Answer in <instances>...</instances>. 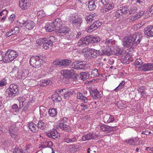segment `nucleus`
Instances as JSON below:
<instances>
[{"instance_id":"nucleus-42","label":"nucleus","mask_w":153,"mask_h":153,"mask_svg":"<svg viewBox=\"0 0 153 153\" xmlns=\"http://www.w3.org/2000/svg\"><path fill=\"white\" fill-rule=\"evenodd\" d=\"M53 146V143L51 141H45L42 143V146L44 148L51 147Z\"/></svg>"},{"instance_id":"nucleus-18","label":"nucleus","mask_w":153,"mask_h":153,"mask_svg":"<svg viewBox=\"0 0 153 153\" xmlns=\"http://www.w3.org/2000/svg\"><path fill=\"white\" fill-rule=\"evenodd\" d=\"M144 34L149 36H153V26L152 25L148 26L145 28L144 30Z\"/></svg>"},{"instance_id":"nucleus-51","label":"nucleus","mask_w":153,"mask_h":153,"mask_svg":"<svg viewBox=\"0 0 153 153\" xmlns=\"http://www.w3.org/2000/svg\"><path fill=\"white\" fill-rule=\"evenodd\" d=\"M19 31V27H15L13 29H11V32H12V34H18Z\"/></svg>"},{"instance_id":"nucleus-54","label":"nucleus","mask_w":153,"mask_h":153,"mask_svg":"<svg viewBox=\"0 0 153 153\" xmlns=\"http://www.w3.org/2000/svg\"><path fill=\"white\" fill-rule=\"evenodd\" d=\"M41 82L42 83L41 84H43V85H46L51 84L52 83V82L49 80H42Z\"/></svg>"},{"instance_id":"nucleus-37","label":"nucleus","mask_w":153,"mask_h":153,"mask_svg":"<svg viewBox=\"0 0 153 153\" xmlns=\"http://www.w3.org/2000/svg\"><path fill=\"white\" fill-rule=\"evenodd\" d=\"M51 98L53 101L56 102H59L62 100V98L59 94H53Z\"/></svg>"},{"instance_id":"nucleus-15","label":"nucleus","mask_w":153,"mask_h":153,"mask_svg":"<svg viewBox=\"0 0 153 153\" xmlns=\"http://www.w3.org/2000/svg\"><path fill=\"white\" fill-rule=\"evenodd\" d=\"M90 94L94 100H97L101 98V96L100 92L97 90L90 89L89 90Z\"/></svg>"},{"instance_id":"nucleus-53","label":"nucleus","mask_w":153,"mask_h":153,"mask_svg":"<svg viewBox=\"0 0 153 153\" xmlns=\"http://www.w3.org/2000/svg\"><path fill=\"white\" fill-rule=\"evenodd\" d=\"M78 46L80 47H83L87 45L86 43L84 41H82V40L81 39L79 40L77 43Z\"/></svg>"},{"instance_id":"nucleus-32","label":"nucleus","mask_w":153,"mask_h":153,"mask_svg":"<svg viewBox=\"0 0 153 153\" xmlns=\"http://www.w3.org/2000/svg\"><path fill=\"white\" fill-rule=\"evenodd\" d=\"M85 18L87 23H90L96 18L95 14L89 15L88 16H86Z\"/></svg>"},{"instance_id":"nucleus-58","label":"nucleus","mask_w":153,"mask_h":153,"mask_svg":"<svg viewBox=\"0 0 153 153\" xmlns=\"http://www.w3.org/2000/svg\"><path fill=\"white\" fill-rule=\"evenodd\" d=\"M37 15L39 18H42L44 16L45 13L43 10H40L38 12Z\"/></svg>"},{"instance_id":"nucleus-9","label":"nucleus","mask_w":153,"mask_h":153,"mask_svg":"<svg viewBox=\"0 0 153 153\" xmlns=\"http://www.w3.org/2000/svg\"><path fill=\"white\" fill-rule=\"evenodd\" d=\"M86 65L83 62L80 61H75L70 65V67L77 70L84 69Z\"/></svg>"},{"instance_id":"nucleus-24","label":"nucleus","mask_w":153,"mask_h":153,"mask_svg":"<svg viewBox=\"0 0 153 153\" xmlns=\"http://www.w3.org/2000/svg\"><path fill=\"white\" fill-rule=\"evenodd\" d=\"M75 34L74 33H71L69 35L67 34V35H65V37L67 39H66V42L65 43L66 44H70L72 42V41L73 40L74 38Z\"/></svg>"},{"instance_id":"nucleus-30","label":"nucleus","mask_w":153,"mask_h":153,"mask_svg":"<svg viewBox=\"0 0 153 153\" xmlns=\"http://www.w3.org/2000/svg\"><path fill=\"white\" fill-rule=\"evenodd\" d=\"M28 126L29 129L32 132H35L38 131V127L33 122L30 123L28 124Z\"/></svg>"},{"instance_id":"nucleus-40","label":"nucleus","mask_w":153,"mask_h":153,"mask_svg":"<svg viewBox=\"0 0 153 153\" xmlns=\"http://www.w3.org/2000/svg\"><path fill=\"white\" fill-rule=\"evenodd\" d=\"M56 110L54 108L49 109L48 111V113L51 117H55L57 114Z\"/></svg>"},{"instance_id":"nucleus-26","label":"nucleus","mask_w":153,"mask_h":153,"mask_svg":"<svg viewBox=\"0 0 153 153\" xmlns=\"http://www.w3.org/2000/svg\"><path fill=\"white\" fill-rule=\"evenodd\" d=\"M100 128L102 131L109 132L113 131L114 127L112 126H108L104 124H102L100 125Z\"/></svg>"},{"instance_id":"nucleus-22","label":"nucleus","mask_w":153,"mask_h":153,"mask_svg":"<svg viewBox=\"0 0 153 153\" xmlns=\"http://www.w3.org/2000/svg\"><path fill=\"white\" fill-rule=\"evenodd\" d=\"M97 3V0H89L88 3V8L90 10H93L95 9Z\"/></svg>"},{"instance_id":"nucleus-57","label":"nucleus","mask_w":153,"mask_h":153,"mask_svg":"<svg viewBox=\"0 0 153 153\" xmlns=\"http://www.w3.org/2000/svg\"><path fill=\"white\" fill-rule=\"evenodd\" d=\"M26 22L25 21L20 20L17 21V24L20 27H22L24 25L25 26Z\"/></svg>"},{"instance_id":"nucleus-43","label":"nucleus","mask_w":153,"mask_h":153,"mask_svg":"<svg viewBox=\"0 0 153 153\" xmlns=\"http://www.w3.org/2000/svg\"><path fill=\"white\" fill-rule=\"evenodd\" d=\"M46 126V124L40 120L39 121L37 127L42 130L45 128Z\"/></svg>"},{"instance_id":"nucleus-31","label":"nucleus","mask_w":153,"mask_h":153,"mask_svg":"<svg viewBox=\"0 0 153 153\" xmlns=\"http://www.w3.org/2000/svg\"><path fill=\"white\" fill-rule=\"evenodd\" d=\"M17 73L19 78H22L28 74V71L27 70L23 69L22 71H19Z\"/></svg>"},{"instance_id":"nucleus-56","label":"nucleus","mask_w":153,"mask_h":153,"mask_svg":"<svg viewBox=\"0 0 153 153\" xmlns=\"http://www.w3.org/2000/svg\"><path fill=\"white\" fill-rule=\"evenodd\" d=\"M91 75L95 76H98L99 74L97 69L96 68L92 69L91 71Z\"/></svg>"},{"instance_id":"nucleus-34","label":"nucleus","mask_w":153,"mask_h":153,"mask_svg":"<svg viewBox=\"0 0 153 153\" xmlns=\"http://www.w3.org/2000/svg\"><path fill=\"white\" fill-rule=\"evenodd\" d=\"M77 139L74 136H73L71 138L68 137L64 138V140L65 142L68 143H74L76 141Z\"/></svg>"},{"instance_id":"nucleus-28","label":"nucleus","mask_w":153,"mask_h":153,"mask_svg":"<svg viewBox=\"0 0 153 153\" xmlns=\"http://www.w3.org/2000/svg\"><path fill=\"white\" fill-rule=\"evenodd\" d=\"M143 62L142 60L139 59H136L134 62V64L136 67L138 68L140 70H141L142 68L143 64Z\"/></svg>"},{"instance_id":"nucleus-27","label":"nucleus","mask_w":153,"mask_h":153,"mask_svg":"<svg viewBox=\"0 0 153 153\" xmlns=\"http://www.w3.org/2000/svg\"><path fill=\"white\" fill-rule=\"evenodd\" d=\"M45 27L46 30L49 32H52L53 31L56 30L55 26L52 23L46 24Z\"/></svg>"},{"instance_id":"nucleus-61","label":"nucleus","mask_w":153,"mask_h":153,"mask_svg":"<svg viewBox=\"0 0 153 153\" xmlns=\"http://www.w3.org/2000/svg\"><path fill=\"white\" fill-rule=\"evenodd\" d=\"M75 111H82V104H79L77 105L75 108Z\"/></svg>"},{"instance_id":"nucleus-45","label":"nucleus","mask_w":153,"mask_h":153,"mask_svg":"<svg viewBox=\"0 0 153 153\" xmlns=\"http://www.w3.org/2000/svg\"><path fill=\"white\" fill-rule=\"evenodd\" d=\"M124 81H122V82L119 85L114 89V91L117 92L120 89L124 87Z\"/></svg>"},{"instance_id":"nucleus-48","label":"nucleus","mask_w":153,"mask_h":153,"mask_svg":"<svg viewBox=\"0 0 153 153\" xmlns=\"http://www.w3.org/2000/svg\"><path fill=\"white\" fill-rule=\"evenodd\" d=\"M138 16V15H137V14L135 15L130 18L128 19V22H134L135 20L139 18V16Z\"/></svg>"},{"instance_id":"nucleus-8","label":"nucleus","mask_w":153,"mask_h":153,"mask_svg":"<svg viewBox=\"0 0 153 153\" xmlns=\"http://www.w3.org/2000/svg\"><path fill=\"white\" fill-rule=\"evenodd\" d=\"M56 42L55 37L52 36H50L49 37L47 38L44 43L43 45V48L47 50L49 47L52 46L53 44V42Z\"/></svg>"},{"instance_id":"nucleus-29","label":"nucleus","mask_w":153,"mask_h":153,"mask_svg":"<svg viewBox=\"0 0 153 153\" xmlns=\"http://www.w3.org/2000/svg\"><path fill=\"white\" fill-rule=\"evenodd\" d=\"M35 23L33 21L28 20L26 22L25 26L26 28L28 30L32 29L35 26Z\"/></svg>"},{"instance_id":"nucleus-36","label":"nucleus","mask_w":153,"mask_h":153,"mask_svg":"<svg viewBox=\"0 0 153 153\" xmlns=\"http://www.w3.org/2000/svg\"><path fill=\"white\" fill-rule=\"evenodd\" d=\"M104 54L108 56H110L112 54V51L111 49V48L109 46H106V48L103 51Z\"/></svg>"},{"instance_id":"nucleus-13","label":"nucleus","mask_w":153,"mask_h":153,"mask_svg":"<svg viewBox=\"0 0 153 153\" xmlns=\"http://www.w3.org/2000/svg\"><path fill=\"white\" fill-rule=\"evenodd\" d=\"M101 23L99 21L95 22L88 28L87 30L88 33H91L96 30L99 26L101 25Z\"/></svg>"},{"instance_id":"nucleus-38","label":"nucleus","mask_w":153,"mask_h":153,"mask_svg":"<svg viewBox=\"0 0 153 153\" xmlns=\"http://www.w3.org/2000/svg\"><path fill=\"white\" fill-rule=\"evenodd\" d=\"M74 93V91L72 90L65 92L64 94V98L66 99H68L73 95Z\"/></svg>"},{"instance_id":"nucleus-55","label":"nucleus","mask_w":153,"mask_h":153,"mask_svg":"<svg viewBox=\"0 0 153 153\" xmlns=\"http://www.w3.org/2000/svg\"><path fill=\"white\" fill-rule=\"evenodd\" d=\"M53 65L56 66H59L61 67V60H57L54 61L53 62Z\"/></svg>"},{"instance_id":"nucleus-5","label":"nucleus","mask_w":153,"mask_h":153,"mask_svg":"<svg viewBox=\"0 0 153 153\" xmlns=\"http://www.w3.org/2000/svg\"><path fill=\"white\" fill-rule=\"evenodd\" d=\"M129 12L130 14L134 13V11L128 10V8L127 6H122L119 8L115 13V16L117 18H119L120 17L124 14L126 15Z\"/></svg>"},{"instance_id":"nucleus-23","label":"nucleus","mask_w":153,"mask_h":153,"mask_svg":"<svg viewBox=\"0 0 153 153\" xmlns=\"http://www.w3.org/2000/svg\"><path fill=\"white\" fill-rule=\"evenodd\" d=\"M113 52L114 55L118 56L123 55L125 53V51L123 49L117 47L114 49Z\"/></svg>"},{"instance_id":"nucleus-64","label":"nucleus","mask_w":153,"mask_h":153,"mask_svg":"<svg viewBox=\"0 0 153 153\" xmlns=\"http://www.w3.org/2000/svg\"><path fill=\"white\" fill-rule=\"evenodd\" d=\"M146 150L149 152L150 153H153V147H147Z\"/></svg>"},{"instance_id":"nucleus-41","label":"nucleus","mask_w":153,"mask_h":153,"mask_svg":"<svg viewBox=\"0 0 153 153\" xmlns=\"http://www.w3.org/2000/svg\"><path fill=\"white\" fill-rule=\"evenodd\" d=\"M13 153H28L26 152V150L23 151L22 149H20L19 147L16 146L13 149Z\"/></svg>"},{"instance_id":"nucleus-19","label":"nucleus","mask_w":153,"mask_h":153,"mask_svg":"<svg viewBox=\"0 0 153 153\" xmlns=\"http://www.w3.org/2000/svg\"><path fill=\"white\" fill-rule=\"evenodd\" d=\"M46 135L49 138L55 139L59 136V134L55 130H52L46 132Z\"/></svg>"},{"instance_id":"nucleus-7","label":"nucleus","mask_w":153,"mask_h":153,"mask_svg":"<svg viewBox=\"0 0 153 153\" xmlns=\"http://www.w3.org/2000/svg\"><path fill=\"white\" fill-rule=\"evenodd\" d=\"M68 21L73 26L76 24L80 25L82 22V19L76 15L70 16L69 18Z\"/></svg>"},{"instance_id":"nucleus-50","label":"nucleus","mask_w":153,"mask_h":153,"mask_svg":"<svg viewBox=\"0 0 153 153\" xmlns=\"http://www.w3.org/2000/svg\"><path fill=\"white\" fill-rule=\"evenodd\" d=\"M100 41V39L98 36H93L92 38H91V43H97L99 42Z\"/></svg>"},{"instance_id":"nucleus-6","label":"nucleus","mask_w":153,"mask_h":153,"mask_svg":"<svg viewBox=\"0 0 153 153\" xmlns=\"http://www.w3.org/2000/svg\"><path fill=\"white\" fill-rule=\"evenodd\" d=\"M7 91L8 92V97L12 98L14 97L19 92L17 86L14 84H11Z\"/></svg>"},{"instance_id":"nucleus-3","label":"nucleus","mask_w":153,"mask_h":153,"mask_svg":"<svg viewBox=\"0 0 153 153\" xmlns=\"http://www.w3.org/2000/svg\"><path fill=\"white\" fill-rule=\"evenodd\" d=\"M18 55L16 51L9 49L4 54V60L5 62L9 63L17 57Z\"/></svg>"},{"instance_id":"nucleus-14","label":"nucleus","mask_w":153,"mask_h":153,"mask_svg":"<svg viewBox=\"0 0 153 153\" xmlns=\"http://www.w3.org/2000/svg\"><path fill=\"white\" fill-rule=\"evenodd\" d=\"M98 135L92 133H89L84 134L82 138V140L83 141L94 139L97 138Z\"/></svg>"},{"instance_id":"nucleus-33","label":"nucleus","mask_w":153,"mask_h":153,"mask_svg":"<svg viewBox=\"0 0 153 153\" xmlns=\"http://www.w3.org/2000/svg\"><path fill=\"white\" fill-rule=\"evenodd\" d=\"M16 130V128L15 125L11 126L9 128V132L10 134V136L12 137L15 138L16 135L15 134V131Z\"/></svg>"},{"instance_id":"nucleus-1","label":"nucleus","mask_w":153,"mask_h":153,"mask_svg":"<svg viewBox=\"0 0 153 153\" xmlns=\"http://www.w3.org/2000/svg\"><path fill=\"white\" fill-rule=\"evenodd\" d=\"M142 37L141 33L139 32L125 37L123 38L122 45L127 48L132 46L134 44L137 45L140 43Z\"/></svg>"},{"instance_id":"nucleus-39","label":"nucleus","mask_w":153,"mask_h":153,"mask_svg":"<svg viewBox=\"0 0 153 153\" xmlns=\"http://www.w3.org/2000/svg\"><path fill=\"white\" fill-rule=\"evenodd\" d=\"M77 97L78 99L82 100L85 103H86L87 102V97L83 96L82 94L80 92L77 93Z\"/></svg>"},{"instance_id":"nucleus-2","label":"nucleus","mask_w":153,"mask_h":153,"mask_svg":"<svg viewBox=\"0 0 153 153\" xmlns=\"http://www.w3.org/2000/svg\"><path fill=\"white\" fill-rule=\"evenodd\" d=\"M45 58V55H41L32 56L30 61V64L33 67H39L44 62Z\"/></svg>"},{"instance_id":"nucleus-59","label":"nucleus","mask_w":153,"mask_h":153,"mask_svg":"<svg viewBox=\"0 0 153 153\" xmlns=\"http://www.w3.org/2000/svg\"><path fill=\"white\" fill-rule=\"evenodd\" d=\"M8 12L7 10H3L2 11L0 12V16H6Z\"/></svg>"},{"instance_id":"nucleus-10","label":"nucleus","mask_w":153,"mask_h":153,"mask_svg":"<svg viewBox=\"0 0 153 153\" xmlns=\"http://www.w3.org/2000/svg\"><path fill=\"white\" fill-rule=\"evenodd\" d=\"M61 73L65 77L68 78H70L73 76L76 75V72L73 69H64L61 71Z\"/></svg>"},{"instance_id":"nucleus-47","label":"nucleus","mask_w":153,"mask_h":153,"mask_svg":"<svg viewBox=\"0 0 153 153\" xmlns=\"http://www.w3.org/2000/svg\"><path fill=\"white\" fill-rule=\"evenodd\" d=\"M81 39L82 41L86 43V45L88 44L91 41V38L89 36H87L85 37L82 38Z\"/></svg>"},{"instance_id":"nucleus-21","label":"nucleus","mask_w":153,"mask_h":153,"mask_svg":"<svg viewBox=\"0 0 153 153\" xmlns=\"http://www.w3.org/2000/svg\"><path fill=\"white\" fill-rule=\"evenodd\" d=\"M153 70V63H145L143 64L141 70L144 71Z\"/></svg>"},{"instance_id":"nucleus-63","label":"nucleus","mask_w":153,"mask_h":153,"mask_svg":"<svg viewBox=\"0 0 153 153\" xmlns=\"http://www.w3.org/2000/svg\"><path fill=\"white\" fill-rule=\"evenodd\" d=\"M15 19V15L14 14L11 15L9 18V20L10 23H12Z\"/></svg>"},{"instance_id":"nucleus-52","label":"nucleus","mask_w":153,"mask_h":153,"mask_svg":"<svg viewBox=\"0 0 153 153\" xmlns=\"http://www.w3.org/2000/svg\"><path fill=\"white\" fill-rule=\"evenodd\" d=\"M106 8L107 10L108 11L109 10L112 9L114 8V5L113 4H110L108 3L104 5Z\"/></svg>"},{"instance_id":"nucleus-35","label":"nucleus","mask_w":153,"mask_h":153,"mask_svg":"<svg viewBox=\"0 0 153 153\" xmlns=\"http://www.w3.org/2000/svg\"><path fill=\"white\" fill-rule=\"evenodd\" d=\"M72 62L71 60L68 59L61 60V67H66L68 66Z\"/></svg>"},{"instance_id":"nucleus-46","label":"nucleus","mask_w":153,"mask_h":153,"mask_svg":"<svg viewBox=\"0 0 153 153\" xmlns=\"http://www.w3.org/2000/svg\"><path fill=\"white\" fill-rule=\"evenodd\" d=\"M89 74L87 73L83 72L81 74V79L82 80H85L89 77Z\"/></svg>"},{"instance_id":"nucleus-4","label":"nucleus","mask_w":153,"mask_h":153,"mask_svg":"<svg viewBox=\"0 0 153 153\" xmlns=\"http://www.w3.org/2000/svg\"><path fill=\"white\" fill-rule=\"evenodd\" d=\"M68 120V118L65 117L61 118L59 121L58 126L61 129L67 132H69L71 130V128L67 124L68 123L67 122Z\"/></svg>"},{"instance_id":"nucleus-44","label":"nucleus","mask_w":153,"mask_h":153,"mask_svg":"<svg viewBox=\"0 0 153 153\" xmlns=\"http://www.w3.org/2000/svg\"><path fill=\"white\" fill-rule=\"evenodd\" d=\"M18 100L19 102L20 107H22L25 104V102L26 100L25 98L23 97H20L18 98Z\"/></svg>"},{"instance_id":"nucleus-62","label":"nucleus","mask_w":153,"mask_h":153,"mask_svg":"<svg viewBox=\"0 0 153 153\" xmlns=\"http://www.w3.org/2000/svg\"><path fill=\"white\" fill-rule=\"evenodd\" d=\"M7 83L5 79H3L2 80L0 81V86L2 87L3 86H5L6 85Z\"/></svg>"},{"instance_id":"nucleus-49","label":"nucleus","mask_w":153,"mask_h":153,"mask_svg":"<svg viewBox=\"0 0 153 153\" xmlns=\"http://www.w3.org/2000/svg\"><path fill=\"white\" fill-rule=\"evenodd\" d=\"M47 39V38H45L39 39L36 40V42L39 45H40L42 44H43L45 42Z\"/></svg>"},{"instance_id":"nucleus-60","label":"nucleus","mask_w":153,"mask_h":153,"mask_svg":"<svg viewBox=\"0 0 153 153\" xmlns=\"http://www.w3.org/2000/svg\"><path fill=\"white\" fill-rule=\"evenodd\" d=\"M114 40H113L112 39H111L110 40H108L107 41H106L105 42V45H109V46H111L113 43L114 42Z\"/></svg>"},{"instance_id":"nucleus-25","label":"nucleus","mask_w":153,"mask_h":153,"mask_svg":"<svg viewBox=\"0 0 153 153\" xmlns=\"http://www.w3.org/2000/svg\"><path fill=\"white\" fill-rule=\"evenodd\" d=\"M53 24L55 26V28L56 30L60 28L62 26V22L60 19H56L54 21L52 22Z\"/></svg>"},{"instance_id":"nucleus-16","label":"nucleus","mask_w":153,"mask_h":153,"mask_svg":"<svg viewBox=\"0 0 153 153\" xmlns=\"http://www.w3.org/2000/svg\"><path fill=\"white\" fill-rule=\"evenodd\" d=\"M19 6L23 10L27 9L30 6L29 0H19Z\"/></svg>"},{"instance_id":"nucleus-11","label":"nucleus","mask_w":153,"mask_h":153,"mask_svg":"<svg viewBox=\"0 0 153 153\" xmlns=\"http://www.w3.org/2000/svg\"><path fill=\"white\" fill-rule=\"evenodd\" d=\"M70 30V28L65 25H63L57 29V32L59 33V35L65 36L67 34L69 33Z\"/></svg>"},{"instance_id":"nucleus-20","label":"nucleus","mask_w":153,"mask_h":153,"mask_svg":"<svg viewBox=\"0 0 153 153\" xmlns=\"http://www.w3.org/2000/svg\"><path fill=\"white\" fill-rule=\"evenodd\" d=\"M103 120L105 123H109L113 122L114 119L113 116L108 114H106L104 116Z\"/></svg>"},{"instance_id":"nucleus-17","label":"nucleus","mask_w":153,"mask_h":153,"mask_svg":"<svg viewBox=\"0 0 153 153\" xmlns=\"http://www.w3.org/2000/svg\"><path fill=\"white\" fill-rule=\"evenodd\" d=\"M137 137L131 138L128 140H126L124 142L131 145H137L140 144V141Z\"/></svg>"},{"instance_id":"nucleus-12","label":"nucleus","mask_w":153,"mask_h":153,"mask_svg":"<svg viewBox=\"0 0 153 153\" xmlns=\"http://www.w3.org/2000/svg\"><path fill=\"white\" fill-rule=\"evenodd\" d=\"M85 49H83V51L85 50V52L86 51L87 53H91V56L93 58H96L99 55H101L99 50L93 49L91 48H87L86 51L85 50L86 49V48H85Z\"/></svg>"}]
</instances>
